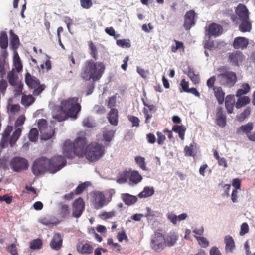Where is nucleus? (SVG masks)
<instances>
[{
	"label": "nucleus",
	"mask_w": 255,
	"mask_h": 255,
	"mask_svg": "<svg viewBox=\"0 0 255 255\" xmlns=\"http://www.w3.org/2000/svg\"><path fill=\"white\" fill-rule=\"evenodd\" d=\"M66 160L62 156H54L51 159L44 157L36 159L32 166V171L35 176L45 173L46 171L55 173L66 166Z\"/></svg>",
	"instance_id": "f257e3e1"
},
{
	"label": "nucleus",
	"mask_w": 255,
	"mask_h": 255,
	"mask_svg": "<svg viewBox=\"0 0 255 255\" xmlns=\"http://www.w3.org/2000/svg\"><path fill=\"white\" fill-rule=\"evenodd\" d=\"M105 70V66L103 62L89 59L85 61L80 75L85 81L92 80L93 82H95L102 77Z\"/></svg>",
	"instance_id": "f03ea898"
},
{
	"label": "nucleus",
	"mask_w": 255,
	"mask_h": 255,
	"mask_svg": "<svg viewBox=\"0 0 255 255\" xmlns=\"http://www.w3.org/2000/svg\"><path fill=\"white\" fill-rule=\"evenodd\" d=\"M77 97L69 98L62 101L61 103L60 110L59 113L56 114L54 118L58 121H65L68 118L75 120L77 118L78 113L81 111V106L78 103Z\"/></svg>",
	"instance_id": "7ed1b4c3"
},
{
	"label": "nucleus",
	"mask_w": 255,
	"mask_h": 255,
	"mask_svg": "<svg viewBox=\"0 0 255 255\" xmlns=\"http://www.w3.org/2000/svg\"><path fill=\"white\" fill-rule=\"evenodd\" d=\"M86 138L84 136L78 137L73 143L69 140H66L63 147L64 156L68 158H72L74 155L82 156L86 152Z\"/></svg>",
	"instance_id": "20e7f679"
},
{
	"label": "nucleus",
	"mask_w": 255,
	"mask_h": 255,
	"mask_svg": "<svg viewBox=\"0 0 255 255\" xmlns=\"http://www.w3.org/2000/svg\"><path fill=\"white\" fill-rule=\"evenodd\" d=\"M217 71L220 74L217 75V78L221 85L231 87L236 83L237 77L235 72L227 70L225 66L219 67Z\"/></svg>",
	"instance_id": "39448f33"
},
{
	"label": "nucleus",
	"mask_w": 255,
	"mask_h": 255,
	"mask_svg": "<svg viewBox=\"0 0 255 255\" xmlns=\"http://www.w3.org/2000/svg\"><path fill=\"white\" fill-rule=\"evenodd\" d=\"M105 151V147L103 145L93 142L87 146L84 155L89 161L95 162L104 155Z\"/></svg>",
	"instance_id": "423d86ee"
},
{
	"label": "nucleus",
	"mask_w": 255,
	"mask_h": 255,
	"mask_svg": "<svg viewBox=\"0 0 255 255\" xmlns=\"http://www.w3.org/2000/svg\"><path fill=\"white\" fill-rule=\"evenodd\" d=\"M25 81L29 88L34 89L33 94L34 96L39 95L45 88L44 84L40 85L39 79L34 76H31L29 73H26Z\"/></svg>",
	"instance_id": "0eeeda50"
},
{
	"label": "nucleus",
	"mask_w": 255,
	"mask_h": 255,
	"mask_svg": "<svg viewBox=\"0 0 255 255\" xmlns=\"http://www.w3.org/2000/svg\"><path fill=\"white\" fill-rule=\"evenodd\" d=\"M165 245V238L162 233L156 232L151 236L150 246L156 252L162 250Z\"/></svg>",
	"instance_id": "6e6552de"
},
{
	"label": "nucleus",
	"mask_w": 255,
	"mask_h": 255,
	"mask_svg": "<svg viewBox=\"0 0 255 255\" xmlns=\"http://www.w3.org/2000/svg\"><path fill=\"white\" fill-rule=\"evenodd\" d=\"M235 11L236 15H232L231 16V19L233 22L238 23L240 20L249 18L248 10L245 5L239 4Z\"/></svg>",
	"instance_id": "1a4fd4ad"
},
{
	"label": "nucleus",
	"mask_w": 255,
	"mask_h": 255,
	"mask_svg": "<svg viewBox=\"0 0 255 255\" xmlns=\"http://www.w3.org/2000/svg\"><path fill=\"white\" fill-rule=\"evenodd\" d=\"M9 164L12 170L15 172H20L27 169L28 167L27 160L20 157H14Z\"/></svg>",
	"instance_id": "9d476101"
},
{
	"label": "nucleus",
	"mask_w": 255,
	"mask_h": 255,
	"mask_svg": "<svg viewBox=\"0 0 255 255\" xmlns=\"http://www.w3.org/2000/svg\"><path fill=\"white\" fill-rule=\"evenodd\" d=\"M85 208V203L82 198L79 197L73 203L72 215L76 218H79Z\"/></svg>",
	"instance_id": "9b49d317"
},
{
	"label": "nucleus",
	"mask_w": 255,
	"mask_h": 255,
	"mask_svg": "<svg viewBox=\"0 0 255 255\" xmlns=\"http://www.w3.org/2000/svg\"><path fill=\"white\" fill-rule=\"evenodd\" d=\"M196 13L194 10H189L186 12L184 16V26L186 30H189L195 24Z\"/></svg>",
	"instance_id": "f8f14e48"
},
{
	"label": "nucleus",
	"mask_w": 255,
	"mask_h": 255,
	"mask_svg": "<svg viewBox=\"0 0 255 255\" xmlns=\"http://www.w3.org/2000/svg\"><path fill=\"white\" fill-rule=\"evenodd\" d=\"M228 59L233 65L238 66L244 59V56L241 52L236 51L228 53Z\"/></svg>",
	"instance_id": "ddd939ff"
},
{
	"label": "nucleus",
	"mask_w": 255,
	"mask_h": 255,
	"mask_svg": "<svg viewBox=\"0 0 255 255\" xmlns=\"http://www.w3.org/2000/svg\"><path fill=\"white\" fill-rule=\"evenodd\" d=\"M206 31H208V35L209 37L213 36L217 37L222 33V27L216 23H212L211 24L207 29L206 28Z\"/></svg>",
	"instance_id": "4468645a"
},
{
	"label": "nucleus",
	"mask_w": 255,
	"mask_h": 255,
	"mask_svg": "<svg viewBox=\"0 0 255 255\" xmlns=\"http://www.w3.org/2000/svg\"><path fill=\"white\" fill-rule=\"evenodd\" d=\"M63 239L59 233H55L50 242V246L53 250L58 251L62 247Z\"/></svg>",
	"instance_id": "2eb2a0df"
},
{
	"label": "nucleus",
	"mask_w": 255,
	"mask_h": 255,
	"mask_svg": "<svg viewBox=\"0 0 255 255\" xmlns=\"http://www.w3.org/2000/svg\"><path fill=\"white\" fill-rule=\"evenodd\" d=\"M248 43V39L243 37H238L234 39L233 46L235 49H243L247 47Z\"/></svg>",
	"instance_id": "dca6fc26"
},
{
	"label": "nucleus",
	"mask_w": 255,
	"mask_h": 255,
	"mask_svg": "<svg viewBox=\"0 0 255 255\" xmlns=\"http://www.w3.org/2000/svg\"><path fill=\"white\" fill-rule=\"evenodd\" d=\"M217 111L216 123L219 126L224 127L226 124V116L221 107H218Z\"/></svg>",
	"instance_id": "f3484780"
},
{
	"label": "nucleus",
	"mask_w": 255,
	"mask_h": 255,
	"mask_svg": "<svg viewBox=\"0 0 255 255\" xmlns=\"http://www.w3.org/2000/svg\"><path fill=\"white\" fill-rule=\"evenodd\" d=\"M115 134V131L111 129L110 126H107L103 128V140L110 142L113 139Z\"/></svg>",
	"instance_id": "a211bd4d"
},
{
	"label": "nucleus",
	"mask_w": 255,
	"mask_h": 255,
	"mask_svg": "<svg viewBox=\"0 0 255 255\" xmlns=\"http://www.w3.org/2000/svg\"><path fill=\"white\" fill-rule=\"evenodd\" d=\"M121 198L124 203L128 206L135 203L137 201V198L136 196L132 195L128 193H123L121 194Z\"/></svg>",
	"instance_id": "6ab92c4d"
},
{
	"label": "nucleus",
	"mask_w": 255,
	"mask_h": 255,
	"mask_svg": "<svg viewBox=\"0 0 255 255\" xmlns=\"http://www.w3.org/2000/svg\"><path fill=\"white\" fill-rule=\"evenodd\" d=\"M225 251L226 253L233 252L235 248L234 241L231 236L227 235L224 238Z\"/></svg>",
	"instance_id": "aec40b11"
},
{
	"label": "nucleus",
	"mask_w": 255,
	"mask_h": 255,
	"mask_svg": "<svg viewBox=\"0 0 255 255\" xmlns=\"http://www.w3.org/2000/svg\"><path fill=\"white\" fill-rule=\"evenodd\" d=\"M129 184L130 185L137 184L142 179V177L139 174L138 171L133 170L129 173Z\"/></svg>",
	"instance_id": "412c9836"
},
{
	"label": "nucleus",
	"mask_w": 255,
	"mask_h": 255,
	"mask_svg": "<svg viewBox=\"0 0 255 255\" xmlns=\"http://www.w3.org/2000/svg\"><path fill=\"white\" fill-rule=\"evenodd\" d=\"M108 119L111 125L117 126L118 123V110L116 108H111L108 114Z\"/></svg>",
	"instance_id": "4be33fe9"
},
{
	"label": "nucleus",
	"mask_w": 255,
	"mask_h": 255,
	"mask_svg": "<svg viewBox=\"0 0 255 255\" xmlns=\"http://www.w3.org/2000/svg\"><path fill=\"white\" fill-rule=\"evenodd\" d=\"M105 203L106 201L104 195L101 192L97 193L96 195L95 199V208L96 209H99L101 208L105 204Z\"/></svg>",
	"instance_id": "5701e85b"
},
{
	"label": "nucleus",
	"mask_w": 255,
	"mask_h": 255,
	"mask_svg": "<svg viewBox=\"0 0 255 255\" xmlns=\"http://www.w3.org/2000/svg\"><path fill=\"white\" fill-rule=\"evenodd\" d=\"M197 144L192 142L189 146H186L184 148V154L185 156H192L194 157L196 155L197 153Z\"/></svg>",
	"instance_id": "b1692460"
},
{
	"label": "nucleus",
	"mask_w": 255,
	"mask_h": 255,
	"mask_svg": "<svg viewBox=\"0 0 255 255\" xmlns=\"http://www.w3.org/2000/svg\"><path fill=\"white\" fill-rule=\"evenodd\" d=\"M10 46L12 50H16L19 45V40L18 36L12 30H10Z\"/></svg>",
	"instance_id": "393cba45"
},
{
	"label": "nucleus",
	"mask_w": 255,
	"mask_h": 255,
	"mask_svg": "<svg viewBox=\"0 0 255 255\" xmlns=\"http://www.w3.org/2000/svg\"><path fill=\"white\" fill-rule=\"evenodd\" d=\"M215 96L219 104L223 103L225 99V93L221 87H214L213 88Z\"/></svg>",
	"instance_id": "a878e982"
},
{
	"label": "nucleus",
	"mask_w": 255,
	"mask_h": 255,
	"mask_svg": "<svg viewBox=\"0 0 255 255\" xmlns=\"http://www.w3.org/2000/svg\"><path fill=\"white\" fill-rule=\"evenodd\" d=\"M240 22V24L239 27V29L242 32H250L252 29V24L248 19H243L239 21V23Z\"/></svg>",
	"instance_id": "bb28decb"
},
{
	"label": "nucleus",
	"mask_w": 255,
	"mask_h": 255,
	"mask_svg": "<svg viewBox=\"0 0 255 255\" xmlns=\"http://www.w3.org/2000/svg\"><path fill=\"white\" fill-rule=\"evenodd\" d=\"M234 103L235 99L234 96L227 95L225 99V104L228 113L231 114L233 112Z\"/></svg>",
	"instance_id": "cd10ccee"
},
{
	"label": "nucleus",
	"mask_w": 255,
	"mask_h": 255,
	"mask_svg": "<svg viewBox=\"0 0 255 255\" xmlns=\"http://www.w3.org/2000/svg\"><path fill=\"white\" fill-rule=\"evenodd\" d=\"M253 128V123L252 122H249L247 124L242 125L239 128H238L237 130V132L238 133H240L241 132H242L247 135L250 133L251 131Z\"/></svg>",
	"instance_id": "c85d7f7f"
},
{
	"label": "nucleus",
	"mask_w": 255,
	"mask_h": 255,
	"mask_svg": "<svg viewBox=\"0 0 255 255\" xmlns=\"http://www.w3.org/2000/svg\"><path fill=\"white\" fill-rule=\"evenodd\" d=\"M178 239V236L174 232H170L165 239V244L168 247L173 246Z\"/></svg>",
	"instance_id": "c756f323"
},
{
	"label": "nucleus",
	"mask_w": 255,
	"mask_h": 255,
	"mask_svg": "<svg viewBox=\"0 0 255 255\" xmlns=\"http://www.w3.org/2000/svg\"><path fill=\"white\" fill-rule=\"evenodd\" d=\"M7 79L11 86H16L18 83H20L18 79V75L14 72L13 69L8 72Z\"/></svg>",
	"instance_id": "7c9ffc66"
},
{
	"label": "nucleus",
	"mask_w": 255,
	"mask_h": 255,
	"mask_svg": "<svg viewBox=\"0 0 255 255\" xmlns=\"http://www.w3.org/2000/svg\"><path fill=\"white\" fill-rule=\"evenodd\" d=\"M154 193V190L153 187L147 186L144 188L143 190L138 196L140 198H146L151 196Z\"/></svg>",
	"instance_id": "2f4dec72"
},
{
	"label": "nucleus",
	"mask_w": 255,
	"mask_h": 255,
	"mask_svg": "<svg viewBox=\"0 0 255 255\" xmlns=\"http://www.w3.org/2000/svg\"><path fill=\"white\" fill-rule=\"evenodd\" d=\"M172 130L178 134L179 137L182 140L184 139V135L186 131L185 126L183 125H175L172 127Z\"/></svg>",
	"instance_id": "473e14b6"
},
{
	"label": "nucleus",
	"mask_w": 255,
	"mask_h": 255,
	"mask_svg": "<svg viewBox=\"0 0 255 255\" xmlns=\"http://www.w3.org/2000/svg\"><path fill=\"white\" fill-rule=\"evenodd\" d=\"M135 161L139 167L143 171H148V168L147 167L146 163L145 162V158L136 156L134 158Z\"/></svg>",
	"instance_id": "72a5a7b5"
},
{
	"label": "nucleus",
	"mask_w": 255,
	"mask_h": 255,
	"mask_svg": "<svg viewBox=\"0 0 255 255\" xmlns=\"http://www.w3.org/2000/svg\"><path fill=\"white\" fill-rule=\"evenodd\" d=\"M35 101V98L31 95H23L21 98V104L25 107H28Z\"/></svg>",
	"instance_id": "f704fd0d"
},
{
	"label": "nucleus",
	"mask_w": 255,
	"mask_h": 255,
	"mask_svg": "<svg viewBox=\"0 0 255 255\" xmlns=\"http://www.w3.org/2000/svg\"><path fill=\"white\" fill-rule=\"evenodd\" d=\"M0 46L2 49H5L8 46V37L5 31H2L0 34Z\"/></svg>",
	"instance_id": "c9c22d12"
},
{
	"label": "nucleus",
	"mask_w": 255,
	"mask_h": 255,
	"mask_svg": "<svg viewBox=\"0 0 255 255\" xmlns=\"http://www.w3.org/2000/svg\"><path fill=\"white\" fill-rule=\"evenodd\" d=\"M250 101V99L249 97L244 96L243 97H240L235 104V107L237 108H240L242 106L249 103Z\"/></svg>",
	"instance_id": "e433bc0d"
},
{
	"label": "nucleus",
	"mask_w": 255,
	"mask_h": 255,
	"mask_svg": "<svg viewBox=\"0 0 255 255\" xmlns=\"http://www.w3.org/2000/svg\"><path fill=\"white\" fill-rule=\"evenodd\" d=\"M250 87L247 83H244L241 86V88L238 89L236 92V96L238 97H241L242 95L247 94L249 92Z\"/></svg>",
	"instance_id": "4c0bfd02"
},
{
	"label": "nucleus",
	"mask_w": 255,
	"mask_h": 255,
	"mask_svg": "<svg viewBox=\"0 0 255 255\" xmlns=\"http://www.w3.org/2000/svg\"><path fill=\"white\" fill-rule=\"evenodd\" d=\"M77 250L83 254H90L93 252V248L89 243H85L82 245L81 248L78 247Z\"/></svg>",
	"instance_id": "58836bf2"
},
{
	"label": "nucleus",
	"mask_w": 255,
	"mask_h": 255,
	"mask_svg": "<svg viewBox=\"0 0 255 255\" xmlns=\"http://www.w3.org/2000/svg\"><path fill=\"white\" fill-rule=\"evenodd\" d=\"M88 46L90 50V54L91 57L96 61L98 59V51L94 43L90 41L88 42Z\"/></svg>",
	"instance_id": "ea45409f"
},
{
	"label": "nucleus",
	"mask_w": 255,
	"mask_h": 255,
	"mask_svg": "<svg viewBox=\"0 0 255 255\" xmlns=\"http://www.w3.org/2000/svg\"><path fill=\"white\" fill-rule=\"evenodd\" d=\"M187 75L190 80L195 84H198L200 81V77L198 74H196L193 69L189 68L188 71Z\"/></svg>",
	"instance_id": "a19ab883"
},
{
	"label": "nucleus",
	"mask_w": 255,
	"mask_h": 255,
	"mask_svg": "<svg viewBox=\"0 0 255 255\" xmlns=\"http://www.w3.org/2000/svg\"><path fill=\"white\" fill-rule=\"evenodd\" d=\"M43 243L41 239H36L30 242V248L32 250L40 249L42 247Z\"/></svg>",
	"instance_id": "79ce46f5"
},
{
	"label": "nucleus",
	"mask_w": 255,
	"mask_h": 255,
	"mask_svg": "<svg viewBox=\"0 0 255 255\" xmlns=\"http://www.w3.org/2000/svg\"><path fill=\"white\" fill-rule=\"evenodd\" d=\"M13 62L15 68L17 72H20L22 69V65L21 63L20 58L17 52H15L13 58Z\"/></svg>",
	"instance_id": "37998d69"
},
{
	"label": "nucleus",
	"mask_w": 255,
	"mask_h": 255,
	"mask_svg": "<svg viewBox=\"0 0 255 255\" xmlns=\"http://www.w3.org/2000/svg\"><path fill=\"white\" fill-rule=\"evenodd\" d=\"M83 126L87 128H92L96 126V123L92 117L88 116L83 119L82 122Z\"/></svg>",
	"instance_id": "c03bdc74"
},
{
	"label": "nucleus",
	"mask_w": 255,
	"mask_h": 255,
	"mask_svg": "<svg viewBox=\"0 0 255 255\" xmlns=\"http://www.w3.org/2000/svg\"><path fill=\"white\" fill-rule=\"evenodd\" d=\"M90 185V182L89 181H86L83 183L80 184L74 190L75 194H80Z\"/></svg>",
	"instance_id": "a18cd8bd"
},
{
	"label": "nucleus",
	"mask_w": 255,
	"mask_h": 255,
	"mask_svg": "<svg viewBox=\"0 0 255 255\" xmlns=\"http://www.w3.org/2000/svg\"><path fill=\"white\" fill-rule=\"evenodd\" d=\"M251 113V109L247 107L244 109V111L240 113L237 117V120L240 122H243L247 117H248Z\"/></svg>",
	"instance_id": "49530a36"
},
{
	"label": "nucleus",
	"mask_w": 255,
	"mask_h": 255,
	"mask_svg": "<svg viewBox=\"0 0 255 255\" xmlns=\"http://www.w3.org/2000/svg\"><path fill=\"white\" fill-rule=\"evenodd\" d=\"M38 131L36 128H32L29 133V139L31 142H35L38 139Z\"/></svg>",
	"instance_id": "de8ad7c7"
},
{
	"label": "nucleus",
	"mask_w": 255,
	"mask_h": 255,
	"mask_svg": "<svg viewBox=\"0 0 255 255\" xmlns=\"http://www.w3.org/2000/svg\"><path fill=\"white\" fill-rule=\"evenodd\" d=\"M118 46L122 48H129L131 47L130 40L129 39H119L116 41Z\"/></svg>",
	"instance_id": "09e8293b"
},
{
	"label": "nucleus",
	"mask_w": 255,
	"mask_h": 255,
	"mask_svg": "<svg viewBox=\"0 0 255 255\" xmlns=\"http://www.w3.org/2000/svg\"><path fill=\"white\" fill-rule=\"evenodd\" d=\"M39 222L43 225L50 227L54 225H57L59 223V221H53L52 220L43 218L39 221Z\"/></svg>",
	"instance_id": "8fccbe9b"
},
{
	"label": "nucleus",
	"mask_w": 255,
	"mask_h": 255,
	"mask_svg": "<svg viewBox=\"0 0 255 255\" xmlns=\"http://www.w3.org/2000/svg\"><path fill=\"white\" fill-rule=\"evenodd\" d=\"M199 245L203 248H206L209 245V242L207 239L203 236H195Z\"/></svg>",
	"instance_id": "3c124183"
},
{
	"label": "nucleus",
	"mask_w": 255,
	"mask_h": 255,
	"mask_svg": "<svg viewBox=\"0 0 255 255\" xmlns=\"http://www.w3.org/2000/svg\"><path fill=\"white\" fill-rule=\"evenodd\" d=\"M128 178L129 172L125 171L117 179V182L119 184L124 183L127 182Z\"/></svg>",
	"instance_id": "603ef678"
},
{
	"label": "nucleus",
	"mask_w": 255,
	"mask_h": 255,
	"mask_svg": "<svg viewBox=\"0 0 255 255\" xmlns=\"http://www.w3.org/2000/svg\"><path fill=\"white\" fill-rule=\"evenodd\" d=\"M128 120L132 123V127H138L139 126L140 120L137 117L132 115L128 116Z\"/></svg>",
	"instance_id": "864d4df0"
},
{
	"label": "nucleus",
	"mask_w": 255,
	"mask_h": 255,
	"mask_svg": "<svg viewBox=\"0 0 255 255\" xmlns=\"http://www.w3.org/2000/svg\"><path fill=\"white\" fill-rule=\"evenodd\" d=\"M9 159L8 157H4L0 159V168H3L4 170L9 169Z\"/></svg>",
	"instance_id": "5fc2aeb1"
},
{
	"label": "nucleus",
	"mask_w": 255,
	"mask_h": 255,
	"mask_svg": "<svg viewBox=\"0 0 255 255\" xmlns=\"http://www.w3.org/2000/svg\"><path fill=\"white\" fill-rule=\"evenodd\" d=\"M167 218L173 224L176 225L177 222V217L173 212H169L166 214Z\"/></svg>",
	"instance_id": "6e6d98bb"
},
{
	"label": "nucleus",
	"mask_w": 255,
	"mask_h": 255,
	"mask_svg": "<svg viewBox=\"0 0 255 255\" xmlns=\"http://www.w3.org/2000/svg\"><path fill=\"white\" fill-rule=\"evenodd\" d=\"M81 7L85 9H89L92 5V0H80Z\"/></svg>",
	"instance_id": "4d7b16f0"
},
{
	"label": "nucleus",
	"mask_w": 255,
	"mask_h": 255,
	"mask_svg": "<svg viewBox=\"0 0 255 255\" xmlns=\"http://www.w3.org/2000/svg\"><path fill=\"white\" fill-rule=\"evenodd\" d=\"M175 42V46L172 45L171 47V51L173 52H176L177 50L182 48H184L183 43L182 42H179L176 40H174Z\"/></svg>",
	"instance_id": "13d9d810"
},
{
	"label": "nucleus",
	"mask_w": 255,
	"mask_h": 255,
	"mask_svg": "<svg viewBox=\"0 0 255 255\" xmlns=\"http://www.w3.org/2000/svg\"><path fill=\"white\" fill-rule=\"evenodd\" d=\"M38 126L39 130L41 132H42L44 129L47 127L46 120L43 119H40L38 123Z\"/></svg>",
	"instance_id": "bf43d9fd"
},
{
	"label": "nucleus",
	"mask_w": 255,
	"mask_h": 255,
	"mask_svg": "<svg viewBox=\"0 0 255 255\" xmlns=\"http://www.w3.org/2000/svg\"><path fill=\"white\" fill-rule=\"evenodd\" d=\"M7 250L12 255H18L17 249L14 244L10 245L7 247Z\"/></svg>",
	"instance_id": "052dcab7"
},
{
	"label": "nucleus",
	"mask_w": 255,
	"mask_h": 255,
	"mask_svg": "<svg viewBox=\"0 0 255 255\" xmlns=\"http://www.w3.org/2000/svg\"><path fill=\"white\" fill-rule=\"evenodd\" d=\"M42 133V135L41 137V139L42 140H47L48 139H50L52 138V136L54 134V131L52 130L51 132L49 133H46L44 132V130L42 132H41Z\"/></svg>",
	"instance_id": "680f3d73"
},
{
	"label": "nucleus",
	"mask_w": 255,
	"mask_h": 255,
	"mask_svg": "<svg viewBox=\"0 0 255 255\" xmlns=\"http://www.w3.org/2000/svg\"><path fill=\"white\" fill-rule=\"evenodd\" d=\"M249 232V226L247 223L245 222L242 224L241 226V230L240 235L241 236L244 235Z\"/></svg>",
	"instance_id": "e2e57ef3"
},
{
	"label": "nucleus",
	"mask_w": 255,
	"mask_h": 255,
	"mask_svg": "<svg viewBox=\"0 0 255 255\" xmlns=\"http://www.w3.org/2000/svg\"><path fill=\"white\" fill-rule=\"evenodd\" d=\"M25 117L24 115L20 116L16 120L15 123V127H19L21 126L24 123Z\"/></svg>",
	"instance_id": "0e129e2a"
},
{
	"label": "nucleus",
	"mask_w": 255,
	"mask_h": 255,
	"mask_svg": "<svg viewBox=\"0 0 255 255\" xmlns=\"http://www.w3.org/2000/svg\"><path fill=\"white\" fill-rule=\"evenodd\" d=\"M12 128H13L12 126H8L5 129L2 135V142L5 140V138H7L8 137L11 131L12 130Z\"/></svg>",
	"instance_id": "69168bd1"
},
{
	"label": "nucleus",
	"mask_w": 255,
	"mask_h": 255,
	"mask_svg": "<svg viewBox=\"0 0 255 255\" xmlns=\"http://www.w3.org/2000/svg\"><path fill=\"white\" fill-rule=\"evenodd\" d=\"M60 212L62 216H65L69 213V207L66 204H61Z\"/></svg>",
	"instance_id": "338daca9"
},
{
	"label": "nucleus",
	"mask_w": 255,
	"mask_h": 255,
	"mask_svg": "<svg viewBox=\"0 0 255 255\" xmlns=\"http://www.w3.org/2000/svg\"><path fill=\"white\" fill-rule=\"evenodd\" d=\"M216 77L215 76H212L207 81V86L209 88H214L215 82L216 81Z\"/></svg>",
	"instance_id": "774afa93"
}]
</instances>
